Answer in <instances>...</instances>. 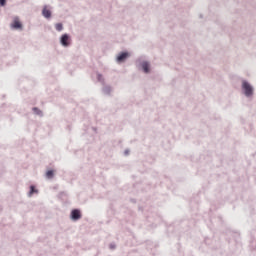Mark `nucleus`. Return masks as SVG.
Instances as JSON below:
<instances>
[{"label":"nucleus","instance_id":"1","mask_svg":"<svg viewBox=\"0 0 256 256\" xmlns=\"http://www.w3.org/2000/svg\"><path fill=\"white\" fill-rule=\"evenodd\" d=\"M242 93L247 97V99L253 97L255 95V88L249 81L247 80H242V85H241Z\"/></svg>","mask_w":256,"mask_h":256},{"label":"nucleus","instance_id":"14","mask_svg":"<svg viewBox=\"0 0 256 256\" xmlns=\"http://www.w3.org/2000/svg\"><path fill=\"white\" fill-rule=\"evenodd\" d=\"M97 80L99 81V83H102V85H105V79H103V75H101V73H97Z\"/></svg>","mask_w":256,"mask_h":256},{"label":"nucleus","instance_id":"2","mask_svg":"<svg viewBox=\"0 0 256 256\" xmlns=\"http://www.w3.org/2000/svg\"><path fill=\"white\" fill-rule=\"evenodd\" d=\"M60 45L62 47H64L65 49H67V47H71V43H72V40H71V35L65 33V34H62L60 36Z\"/></svg>","mask_w":256,"mask_h":256},{"label":"nucleus","instance_id":"9","mask_svg":"<svg viewBox=\"0 0 256 256\" xmlns=\"http://www.w3.org/2000/svg\"><path fill=\"white\" fill-rule=\"evenodd\" d=\"M35 193H39V190L35 188V185H30V191L28 192V197H33Z\"/></svg>","mask_w":256,"mask_h":256},{"label":"nucleus","instance_id":"17","mask_svg":"<svg viewBox=\"0 0 256 256\" xmlns=\"http://www.w3.org/2000/svg\"><path fill=\"white\" fill-rule=\"evenodd\" d=\"M109 247H110V249H116L117 246L115 244H110Z\"/></svg>","mask_w":256,"mask_h":256},{"label":"nucleus","instance_id":"12","mask_svg":"<svg viewBox=\"0 0 256 256\" xmlns=\"http://www.w3.org/2000/svg\"><path fill=\"white\" fill-rule=\"evenodd\" d=\"M46 177H47V179H53V177H55V171L54 170H48L46 172Z\"/></svg>","mask_w":256,"mask_h":256},{"label":"nucleus","instance_id":"4","mask_svg":"<svg viewBox=\"0 0 256 256\" xmlns=\"http://www.w3.org/2000/svg\"><path fill=\"white\" fill-rule=\"evenodd\" d=\"M129 57H131L130 52H120L116 55V63H124L126 59H129Z\"/></svg>","mask_w":256,"mask_h":256},{"label":"nucleus","instance_id":"5","mask_svg":"<svg viewBox=\"0 0 256 256\" xmlns=\"http://www.w3.org/2000/svg\"><path fill=\"white\" fill-rule=\"evenodd\" d=\"M11 29H23V24H21V21H19V17H15L13 19V22L10 24Z\"/></svg>","mask_w":256,"mask_h":256},{"label":"nucleus","instance_id":"16","mask_svg":"<svg viewBox=\"0 0 256 256\" xmlns=\"http://www.w3.org/2000/svg\"><path fill=\"white\" fill-rule=\"evenodd\" d=\"M129 153H130V150H129V149H126V150L124 151V155H125V156L129 155Z\"/></svg>","mask_w":256,"mask_h":256},{"label":"nucleus","instance_id":"3","mask_svg":"<svg viewBox=\"0 0 256 256\" xmlns=\"http://www.w3.org/2000/svg\"><path fill=\"white\" fill-rule=\"evenodd\" d=\"M83 217V214L81 213V209L74 208L70 212V219L71 221H79Z\"/></svg>","mask_w":256,"mask_h":256},{"label":"nucleus","instance_id":"7","mask_svg":"<svg viewBox=\"0 0 256 256\" xmlns=\"http://www.w3.org/2000/svg\"><path fill=\"white\" fill-rule=\"evenodd\" d=\"M52 12L49 10V6L45 5L42 9V16L45 19H51Z\"/></svg>","mask_w":256,"mask_h":256},{"label":"nucleus","instance_id":"10","mask_svg":"<svg viewBox=\"0 0 256 256\" xmlns=\"http://www.w3.org/2000/svg\"><path fill=\"white\" fill-rule=\"evenodd\" d=\"M102 93H104V95H111V86L104 84L102 88Z\"/></svg>","mask_w":256,"mask_h":256},{"label":"nucleus","instance_id":"13","mask_svg":"<svg viewBox=\"0 0 256 256\" xmlns=\"http://www.w3.org/2000/svg\"><path fill=\"white\" fill-rule=\"evenodd\" d=\"M55 29H56V31L61 33V31H63V23H56L55 24Z\"/></svg>","mask_w":256,"mask_h":256},{"label":"nucleus","instance_id":"6","mask_svg":"<svg viewBox=\"0 0 256 256\" xmlns=\"http://www.w3.org/2000/svg\"><path fill=\"white\" fill-rule=\"evenodd\" d=\"M136 63L138 65H151V61H149V58H147L145 55L138 57Z\"/></svg>","mask_w":256,"mask_h":256},{"label":"nucleus","instance_id":"8","mask_svg":"<svg viewBox=\"0 0 256 256\" xmlns=\"http://www.w3.org/2000/svg\"><path fill=\"white\" fill-rule=\"evenodd\" d=\"M138 71H142L143 73L149 74L151 73V65H139Z\"/></svg>","mask_w":256,"mask_h":256},{"label":"nucleus","instance_id":"11","mask_svg":"<svg viewBox=\"0 0 256 256\" xmlns=\"http://www.w3.org/2000/svg\"><path fill=\"white\" fill-rule=\"evenodd\" d=\"M32 111H33L34 115H38V117H43V112L38 107H33Z\"/></svg>","mask_w":256,"mask_h":256},{"label":"nucleus","instance_id":"15","mask_svg":"<svg viewBox=\"0 0 256 256\" xmlns=\"http://www.w3.org/2000/svg\"><path fill=\"white\" fill-rule=\"evenodd\" d=\"M1 7H5L7 5V0H0Z\"/></svg>","mask_w":256,"mask_h":256}]
</instances>
